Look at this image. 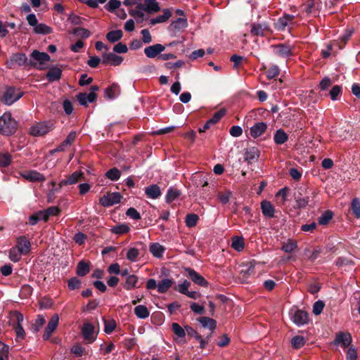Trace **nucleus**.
Listing matches in <instances>:
<instances>
[{
    "label": "nucleus",
    "mask_w": 360,
    "mask_h": 360,
    "mask_svg": "<svg viewBox=\"0 0 360 360\" xmlns=\"http://www.w3.org/2000/svg\"><path fill=\"white\" fill-rule=\"evenodd\" d=\"M122 198V196L119 192H114L101 198L100 203L103 207H110L120 202Z\"/></svg>",
    "instance_id": "nucleus-11"
},
{
    "label": "nucleus",
    "mask_w": 360,
    "mask_h": 360,
    "mask_svg": "<svg viewBox=\"0 0 360 360\" xmlns=\"http://www.w3.org/2000/svg\"><path fill=\"white\" fill-rule=\"evenodd\" d=\"M351 342L352 336L349 333H345L342 332H339L337 333L336 337L333 340V344L335 345H340L343 348L350 347Z\"/></svg>",
    "instance_id": "nucleus-14"
},
{
    "label": "nucleus",
    "mask_w": 360,
    "mask_h": 360,
    "mask_svg": "<svg viewBox=\"0 0 360 360\" xmlns=\"http://www.w3.org/2000/svg\"><path fill=\"white\" fill-rule=\"evenodd\" d=\"M291 320L298 326L307 324L309 322V314L302 309H295L290 313Z\"/></svg>",
    "instance_id": "nucleus-7"
},
{
    "label": "nucleus",
    "mask_w": 360,
    "mask_h": 360,
    "mask_svg": "<svg viewBox=\"0 0 360 360\" xmlns=\"http://www.w3.org/2000/svg\"><path fill=\"white\" fill-rule=\"evenodd\" d=\"M149 250L152 255L157 258L162 257L165 251V248L158 243H150Z\"/></svg>",
    "instance_id": "nucleus-35"
},
{
    "label": "nucleus",
    "mask_w": 360,
    "mask_h": 360,
    "mask_svg": "<svg viewBox=\"0 0 360 360\" xmlns=\"http://www.w3.org/2000/svg\"><path fill=\"white\" fill-rule=\"evenodd\" d=\"M162 15H158L156 18L150 19V24L152 25H155L158 23L165 22L172 15V12L169 8H164L162 10Z\"/></svg>",
    "instance_id": "nucleus-27"
},
{
    "label": "nucleus",
    "mask_w": 360,
    "mask_h": 360,
    "mask_svg": "<svg viewBox=\"0 0 360 360\" xmlns=\"http://www.w3.org/2000/svg\"><path fill=\"white\" fill-rule=\"evenodd\" d=\"M174 283L173 279L164 278L158 283V292L160 294L165 293Z\"/></svg>",
    "instance_id": "nucleus-37"
},
{
    "label": "nucleus",
    "mask_w": 360,
    "mask_h": 360,
    "mask_svg": "<svg viewBox=\"0 0 360 360\" xmlns=\"http://www.w3.org/2000/svg\"><path fill=\"white\" fill-rule=\"evenodd\" d=\"M260 152L256 147H249L245 150L244 154L245 161L248 164H252L257 161L259 158Z\"/></svg>",
    "instance_id": "nucleus-22"
},
{
    "label": "nucleus",
    "mask_w": 360,
    "mask_h": 360,
    "mask_svg": "<svg viewBox=\"0 0 360 360\" xmlns=\"http://www.w3.org/2000/svg\"><path fill=\"white\" fill-rule=\"evenodd\" d=\"M124 60L122 56H117L114 53H103L102 55V64L113 66L120 65Z\"/></svg>",
    "instance_id": "nucleus-12"
},
{
    "label": "nucleus",
    "mask_w": 360,
    "mask_h": 360,
    "mask_svg": "<svg viewBox=\"0 0 360 360\" xmlns=\"http://www.w3.org/2000/svg\"><path fill=\"white\" fill-rule=\"evenodd\" d=\"M325 307V303L322 300H318L314 302L313 305L312 311L315 315H319L322 313L323 308Z\"/></svg>",
    "instance_id": "nucleus-60"
},
{
    "label": "nucleus",
    "mask_w": 360,
    "mask_h": 360,
    "mask_svg": "<svg viewBox=\"0 0 360 360\" xmlns=\"http://www.w3.org/2000/svg\"><path fill=\"white\" fill-rule=\"evenodd\" d=\"M84 339L89 343L93 342L96 340L94 335V326L90 323H85L82 328Z\"/></svg>",
    "instance_id": "nucleus-21"
},
{
    "label": "nucleus",
    "mask_w": 360,
    "mask_h": 360,
    "mask_svg": "<svg viewBox=\"0 0 360 360\" xmlns=\"http://www.w3.org/2000/svg\"><path fill=\"white\" fill-rule=\"evenodd\" d=\"M6 63L7 66L12 69L15 65L29 66V60L24 53H15L11 54Z\"/></svg>",
    "instance_id": "nucleus-6"
},
{
    "label": "nucleus",
    "mask_w": 360,
    "mask_h": 360,
    "mask_svg": "<svg viewBox=\"0 0 360 360\" xmlns=\"http://www.w3.org/2000/svg\"><path fill=\"white\" fill-rule=\"evenodd\" d=\"M226 112V110L225 108H221L219 111L216 112L212 118L207 120L202 128H199L198 131L200 133L205 132L206 130L210 129L212 124H217L225 115Z\"/></svg>",
    "instance_id": "nucleus-13"
},
{
    "label": "nucleus",
    "mask_w": 360,
    "mask_h": 360,
    "mask_svg": "<svg viewBox=\"0 0 360 360\" xmlns=\"http://www.w3.org/2000/svg\"><path fill=\"white\" fill-rule=\"evenodd\" d=\"M24 177L32 182H43L46 180L45 176L37 171H29L24 175Z\"/></svg>",
    "instance_id": "nucleus-33"
},
{
    "label": "nucleus",
    "mask_w": 360,
    "mask_h": 360,
    "mask_svg": "<svg viewBox=\"0 0 360 360\" xmlns=\"http://www.w3.org/2000/svg\"><path fill=\"white\" fill-rule=\"evenodd\" d=\"M18 124L10 112H5L0 117V134L11 136L15 133Z\"/></svg>",
    "instance_id": "nucleus-2"
},
{
    "label": "nucleus",
    "mask_w": 360,
    "mask_h": 360,
    "mask_svg": "<svg viewBox=\"0 0 360 360\" xmlns=\"http://www.w3.org/2000/svg\"><path fill=\"white\" fill-rule=\"evenodd\" d=\"M91 263L81 260L77 265L76 274L78 276H85L90 271Z\"/></svg>",
    "instance_id": "nucleus-30"
},
{
    "label": "nucleus",
    "mask_w": 360,
    "mask_h": 360,
    "mask_svg": "<svg viewBox=\"0 0 360 360\" xmlns=\"http://www.w3.org/2000/svg\"><path fill=\"white\" fill-rule=\"evenodd\" d=\"M261 210L262 214L267 218H274L275 217V207L271 202L264 200L261 202Z\"/></svg>",
    "instance_id": "nucleus-23"
},
{
    "label": "nucleus",
    "mask_w": 360,
    "mask_h": 360,
    "mask_svg": "<svg viewBox=\"0 0 360 360\" xmlns=\"http://www.w3.org/2000/svg\"><path fill=\"white\" fill-rule=\"evenodd\" d=\"M139 278L134 275L131 274L130 276H127L125 283L123 284V287L127 290H130L135 288H140L142 283L139 285Z\"/></svg>",
    "instance_id": "nucleus-28"
},
{
    "label": "nucleus",
    "mask_w": 360,
    "mask_h": 360,
    "mask_svg": "<svg viewBox=\"0 0 360 360\" xmlns=\"http://www.w3.org/2000/svg\"><path fill=\"white\" fill-rule=\"evenodd\" d=\"M62 76V70L59 68L52 67L46 74V78L49 82L60 80Z\"/></svg>",
    "instance_id": "nucleus-26"
},
{
    "label": "nucleus",
    "mask_w": 360,
    "mask_h": 360,
    "mask_svg": "<svg viewBox=\"0 0 360 360\" xmlns=\"http://www.w3.org/2000/svg\"><path fill=\"white\" fill-rule=\"evenodd\" d=\"M12 162V155L8 153H0V167H7Z\"/></svg>",
    "instance_id": "nucleus-51"
},
{
    "label": "nucleus",
    "mask_w": 360,
    "mask_h": 360,
    "mask_svg": "<svg viewBox=\"0 0 360 360\" xmlns=\"http://www.w3.org/2000/svg\"><path fill=\"white\" fill-rule=\"evenodd\" d=\"M145 193L148 198L156 199L161 195V191L157 184H152L145 188Z\"/></svg>",
    "instance_id": "nucleus-29"
},
{
    "label": "nucleus",
    "mask_w": 360,
    "mask_h": 360,
    "mask_svg": "<svg viewBox=\"0 0 360 360\" xmlns=\"http://www.w3.org/2000/svg\"><path fill=\"white\" fill-rule=\"evenodd\" d=\"M165 50V46L160 44H156L145 48L144 53L149 58L158 57L162 51Z\"/></svg>",
    "instance_id": "nucleus-17"
},
{
    "label": "nucleus",
    "mask_w": 360,
    "mask_h": 360,
    "mask_svg": "<svg viewBox=\"0 0 360 360\" xmlns=\"http://www.w3.org/2000/svg\"><path fill=\"white\" fill-rule=\"evenodd\" d=\"M104 321V332L107 334H110L116 328V321L114 319L108 320L103 318Z\"/></svg>",
    "instance_id": "nucleus-49"
},
{
    "label": "nucleus",
    "mask_w": 360,
    "mask_h": 360,
    "mask_svg": "<svg viewBox=\"0 0 360 360\" xmlns=\"http://www.w3.org/2000/svg\"><path fill=\"white\" fill-rule=\"evenodd\" d=\"M199 217L194 213L188 214L185 219V223L187 227L192 228L196 226Z\"/></svg>",
    "instance_id": "nucleus-48"
},
{
    "label": "nucleus",
    "mask_w": 360,
    "mask_h": 360,
    "mask_svg": "<svg viewBox=\"0 0 360 360\" xmlns=\"http://www.w3.org/2000/svg\"><path fill=\"white\" fill-rule=\"evenodd\" d=\"M181 195V191L177 188L170 187L167 192L166 195V202L167 203H171L176 199H177Z\"/></svg>",
    "instance_id": "nucleus-38"
},
{
    "label": "nucleus",
    "mask_w": 360,
    "mask_h": 360,
    "mask_svg": "<svg viewBox=\"0 0 360 360\" xmlns=\"http://www.w3.org/2000/svg\"><path fill=\"white\" fill-rule=\"evenodd\" d=\"M68 20L72 25H80L83 24V21L85 20V19L74 13H71L69 15Z\"/></svg>",
    "instance_id": "nucleus-61"
},
{
    "label": "nucleus",
    "mask_w": 360,
    "mask_h": 360,
    "mask_svg": "<svg viewBox=\"0 0 360 360\" xmlns=\"http://www.w3.org/2000/svg\"><path fill=\"white\" fill-rule=\"evenodd\" d=\"M68 286L71 290L79 289L82 287V281L77 277H72L68 281Z\"/></svg>",
    "instance_id": "nucleus-53"
},
{
    "label": "nucleus",
    "mask_w": 360,
    "mask_h": 360,
    "mask_svg": "<svg viewBox=\"0 0 360 360\" xmlns=\"http://www.w3.org/2000/svg\"><path fill=\"white\" fill-rule=\"evenodd\" d=\"M267 129L264 122H257L250 129V134L253 138H257L263 134Z\"/></svg>",
    "instance_id": "nucleus-25"
},
{
    "label": "nucleus",
    "mask_w": 360,
    "mask_h": 360,
    "mask_svg": "<svg viewBox=\"0 0 360 360\" xmlns=\"http://www.w3.org/2000/svg\"><path fill=\"white\" fill-rule=\"evenodd\" d=\"M52 126L53 124L51 123H37L30 128V132L34 136H44L52 129Z\"/></svg>",
    "instance_id": "nucleus-9"
},
{
    "label": "nucleus",
    "mask_w": 360,
    "mask_h": 360,
    "mask_svg": "<svg viewBox=\"0 0 360 360\" xmlns=\"http://www.w3.org/2000/svg\"><path fill=\"white\" fill-rule=\"evenodd\" d=\"M230 60L233 63V69L237 70L243 66L245 58L243 56L233 54L231 56Z\"/></svg>",
    "instance_id": "nucleus-54"
},
{
    "label": "nucleus",
    "mask_w": 360,
    "mask_h": 360,
    "mask_svg": "<svg viewBox=\"0 0 360 360\" xmlns=\"http://www.w3.org/2000/svg\"><path fill=\"white\" fill-rule=\"evenodd\" d=\"M137 8L143 9L148 13H157L160 11V7L156 0H144V4H139Z\"/></svg>",
    "instance_id": "nucleus-15"
},
{
    "label": "nucleus",
    "mask_w": 360,
    "mask_h": 360,
    "mask_svg": "<svg viewBox=\"0 0 360 360\" xmlns=\"http://www.w3.org/2000/svg\"><path fill=\"white\" fill-rule=\"evenodd\" d=\"M333 212L331 210L325 211L318 219L320 225H326L333 219Z\"/></svg>",
    "instance_id": "nucleus-43"
},
{
    "label": "nucleus",
    "mask_w": 360,
    "mask_h": 360,
    "mask_svg": "<svg viewBox=\"0 0 360 360\" xmlns=\"http://www.w3.org/2000/svg\"><path fill=\"white\" fill-rule=\"evenodd\" d=\"M46 320L42 315H38L34 323L31 325L30 330L32 333H37L45 323Z\"/></svg>",
    "instance_id": "nucleus-42"
},
{
    "label": "nucleus",
    "mask_w": 360,
    "mask_h": 360,
    "mask_svg": "<svg viewBox=\"0 0 360 360\" xmlns=\"http://www.w3.org/2000/svg\"><path fill=\"white\" fill-rule=\"evenodd\" d=\"M34 32L39 34H49L53 32V29L44 23H39L34 27Z\"/></svg>",
    "instance_id": "nucleus-41"
},
{
    "label": "nucleus",
    "mask_w": 360,
    "mask_h": 360,
    "mask_svg": "<svg viewBox=\"0 0 360 360\" xmlns=\"http://www.w3.org/2000/svg\"><path fill=\"white\" fill-rule=\"evenodd\" d=\"M342 94V88L339 85H335L329 92L331 100L336 101Z\"/></svg>",
    "instance_id": "nucleus-58"
},
{
    "label": "nucleus",
    "mask_w": 360,
    "mask_h": 360,
    "mask_svg": "<svg viewBox=\"0 0 360 360\" xmlns=\"http://www.w3.org/2000/svg\"><path fill=\"white\" fill-rule=\"evenodd\" d=\"M121 2L119 0H110L105 6V8L109 12L113 13L116 9L119 8Z\"/></svg>",
    "instance_id": "nucleus-57"
},
{
    "label": "nucleus",
    "mask_w": 360,
    "mask_h": 360,
    "mask_svg": "<svg viewBox=\"0 0 360 360\" xmlns=\"http://www.w3.org/2000/svg\"><path fill=\"white\" fill-rule=\"evenodd\" d=\"M16 248L20 253L25 255L30 252L31 244L30 240L22 236L18 238Z\"/></svg>",
    "instance_id": "nucleus-20"
},
{
    "label": "nucleus",
    "mask_w": 360,
    "mask_h": 360,
    "mask_svg": "<svg viewBox=\"0 0 360 360\" xmlns=\"http://www.w3.org/2000/svg\"><path fill=\"white\" fill-rule=\"evenodd\" d=\"M191 286V282L188 280H184L182 283L179 284L174 287V290L179 292L181 294L186 295L188 292V288Z\"/></svg>",
    "instance_id": "nucleus-55"
},
{
    "label": "nucleus",
    "mask_w": 360,
    "mask_h": 360,
    "mask_svg": "<svg viewBox=\"0 0 360 360\" xmlns=\"http://www.w3.org/2000/svg\"><path fill=\"white\" fill-rule=\"evenodd\" d=\"M184 271L186 273V276L189 278L194 283L202 286V287H207L209 283L205 280V278L195 271L194 269L186 267L184 268Z\"/></svg>",
    "instance_id": "nucleus-8"
},
{
    "label": "nucleus",
    "mask_w": 360,
    "mask_h": 360,
    "mask_svg": "<svg viewBox=\"0 0 360 360\" xmlns=\"http://www.w3.org/2000/svg\"><path fill=\"white\" fill-rule=\"evenodd\" d=\"M59 322V316L58 314H54L50 321H49L48 325L46 326L44 333L43 335V338L44 340H47L50 338L52 333L56 329Z\"/></svg>",
    "instance_id": "nucleus-16"
},
{
    "label": "nucleus",
    "mask_w": 360,
    "mask_h": 360,
    "mask_svg": "<svg viewBox=\"0 0 360 360\" xmlns=\"http://www.w3.org/2000/svg\"><path fill=\"white\" fill-rule=\"evenodd\" d=\"M110 231L112 233L121 235L128 233L130 231V227L126 224H121L113 226Z\"/></svg>",
    "instance_id": "nucleus-44"
},
{
    "label": "nucleus",
    "mask_w": 360,
    "mask_h": 360,
    "mask_svg": "<svg viewBox=\"0 0 360 360\" xmlns=\"http://www.w3.org/2000/svg\"><path fill=\"white\" fill-rule=\"evenodd\" d=\"M99 87L97 85H92L90 87V92L79 93L76 97L79 103L83 106H87L88 103H94L97 98L96 91H98Z\"/></svg>",
    "instance_id": "nucleus-5"
},
{
    "label": "nucleus",
    "mask_w": 360,
    "mask_h": 360,
    "mask_svg": "<svg viewBox=\"0 0 360 360\" xmlns=\"http://www.w3.org/2000/svg\"><path fill=\"white\" fill-rule=\"evenodd\" d=\"M295 17L292 15L284 14L282 17L279 18L275 22V28L278 31H283L288 26V23L294 20Z\"/></svg>",
    "instance_id": "nucleus-24"
},
{
    "label": "nucleus",
    "mask_w": 360,
    "mask_h": 360,
    "mask_svg": "<svg viewBox=\"0 0 360 360\" xmlns=\"http://www.w3.org/2000/svg\"><path fill=\"white\" fill-rule=\"evenodd\" d=\"M120 86L116 83H113L105 89V96L112 100L120 94Z\"/></svg>",
    "instance_id": "nucleus-31"
},
{
    "label": "nucleus",
    "mask_w": 360,
    "mask_h": 360,
    "mask_svg": "<svg viewBox=\"0 0 360 360\" xmlns=\"http://www.w3.org/2000/svg\"><path fill=\"white\" fill-rule=\"evenodd\" d=\"M272 48L274 54L279 57L286 58L293 55L292 48L287 44L273 45Z\"/></svg>",
    "instance_id": "nucleus-10"
},
{
    "label": "nucleus",
    "mask_w": 360,
    "mask_h": 360,
    "mask_svg": "<svg viewBox=\"0 0 360 360\" xmlns=\"http://www.w3.org/2000/svg\"><path fill=\"white\" fill-rule=\"evenodd\" d=\"M84 174L82 171H76L73 172L67 179H63L60 181V188L63 186L75 184L80 179H84Z\"/></svg>",
    "instance_id": "nucleus-18"
},
{
    "label": "nucleus",
    "mask_w": 360,
    "mask_h": 360,
    "mask_svg": "<svg viewBox=\"0 0 360 360\" xmlns=\"http://www.w3.org/2000/svg\"><path fill=\"white\" fill-rule=\"evenodd\" d=\"M188 27V22L186 18H179L175 20H173L169 26L168 30L173 33L179 32L183 29Z\"/></svg>",
    "instance_id": "nucleus-19"
},
{
    "label": "nucleus",
    "mask_w": 360,
    "mask_h": 360,
    "mask_svg": "<svg viewBox=\"0 0 360 360\" xmlns=\"http://www.w3.org/2000/svg\"><path fill=\"white\" fill-rule=\"evenodd\" d=\"M288 140V135L282 129L276 131L274 134V141L277 145H282Z\"/></svg>",
    "instance_id": "nucleus-34"
},
{
    "label": "nucleus",
    "mask_w": 360,
    "mask_h": 360,
    "mask_svg": "<svg viewBox=\"0 0 360 360\" xmlns=\"http://www.w3.org/2000/svg\"><path fill=\"white\" fill-rule=\"evenodd\" d=\"M198 321L204 328H208L212 331L217 327V321L212 318L200 316L198 319Z\"/></svg>",
    "instance_id": "nucleus-36"
},
{
    "label": "nucleus",
    "mask_w": 360,
    "mask_h": 360,
    "mask_svg": "<svg viewBox=\"0 0 360 360\" xmlns=\"http://www.w3.org/2000/svg\"><path fill=\"white\" fill-rule=\"evenodd\" d=\"M139 255V251L137 248H131L127 253V258L131 262H135Z\"/></svg>",
    "instance_id": "nucleus-63"
},
{
    "label": "nucleus",
    "mask_w": 360,
    "mask_h": 360,
    "mask_svg": "<svg viewBox=\"0 0 360 360\" xmlns=\"http://www.w3.org/2000/svg\"><path fill=\"white\" fill-rule=\"evenodd\" d=\"M73 34L80 36L84 39L89 38L91 36V32L87 29L83 27H76L73 30Z\"/></svg>",
    "instance_id": "nucleus-59"
},
{
    "label": "nucleus",
    "mask_w": 360,
    "mask_h": 360,
    "mask_svg": "<svg viewBox=\"0 0 360 360\" xmlns=\"http://www.w3.org/2000/svg\"><path fill=\"white\" fill-rule=\"evenodd\" d=\"M350 209L356 219L360 218V200L354 198L351 202Z\"/></svg>",
    "instance_id": "nucleus-45"
},
{
    "label": "nucleus",
    "mask_w": 360,
    "mask_h": 360,
    "mask_svg": "<svg viewBox=\"0 0 360 360\" xmlns=\"http://www.w3.org/2000/svg\"><path fill=\"white\" fill-rule=\"evenodd\" d=\"M123 32L121 30H112L107 33L106 39L111 43H115L122 39Z\"/></svg>",
    "instance_id": "nucleus-40"
},
{
    "label": "nucleus",
    "mask_w": 360,
    "mask_h": 360,
    "mask_svg": "<svg viewBox=\"0 0 360 360\" xmlns=\"http://www.w3.org/2000/svg\"><path fill=\"white\" fill-rule=\"evenodd\" d=\"M297 247V243L292 240H288L287 243H283L281 250L287 253L292 252Z\"/></svg>",
    "instance_id": "nucleus-52"
},
{
    "label": "nucleus",
    "mask_w": 360,
    "mask_h": 360,
    "mask_svg": "<svg viewBox=\"0 0 360 360\" xmlns=\"http://www.w3.org/2000/svg\"><path fill=\"white\" fill-rule=\"evenodd\" d=\"M172 330L178 338H185L186 334V327L183 328L178 323H173Z\"/></svg>",
    "instance_id": "nucleus-50"
},
{
    "label": "nucleus",
    "mask_w": 360,
    "mask_h": 360,
    "mask_svg": "<svg viewBox=\"0 0 360 360\" xmlns=\"http://www.w3.org/2000/svg\"><path fill=\"white\" fill-rule=\"evenodd\" d=\"M244 246H245V244H244L243 238L235 237L233 238L231 247L234 250L240 252L243 250Z\"/></svg>",
    "instance_id": "nucleus-56"
},
{
    "label": "nucleus",
    "mask_w": 360,
    "mask_h": 360,
    "mask_svg": "<svg viewBox=\"0 0 360 360\" xmlns=\"http://www.w3.org/2000/svg\"><path fill=\"white\" fill-rule=\"evenodd\" d=\"M120 176H121V172L116 167L110 169L105 173V176L108 179H109L110 180L113 181H117L120 178Z\"/></svg>",
    "instance_id": "nucleus-47"
},
{
    "label": "nucleus",
    "mask_w": 360,
    "mask_h": 360,
    "mask_svg": "<svg viewBox=\"0 0 360 360\" xmlns=\"http://www.w3.org/2000/svg\"><path fill=\"white\" fill-rule=\"evenodd\" d=\"M51 60L49 55L45 52H40L37 50H34L30 54L29 59V66L35 68L38 70H44V63Z\"/></svg>",
    "instance_id": "nucleus-3"
},
{
    "label": "nucleus",
    "mask_w": 360,
    "mask_h": 360,
    "mask_svg": "<svg viewBox=\"0 0 360 360\" xmlns=\"http://www.w3.org/2000/svg\"><path fill=\"white\" fill-rule=\"evenodd\" d=\"M306 343V340L304 337L300 335H296L291 340V345L292 348L299 349L302 348Z\"/></svg>",
    "instance_id": "nucleus-46"
},
{
    "label": "nucleus",
    "mask_w": 360,
    "mask_h": 360,
    "mask_svg": "<svg viewBox=\"0 0 360 360\" xmlns=\"http://www.w3.org/2000/svg\"><path fill=\"white\" fill-rule=\"evenodd\" d=\"M269 30V27L266 24H255L253 23L251 25L250 32L255 36H264L265 31Z\"/></svg>",
    "instance_id": "nucleus-32"
},
{
    "label": "nucleus",
    "mask_w": 360,
    "mask_h": 360,
    "mask_svg": "<svg viewBox=\"0 0 360 360\" xmlns=\"http://www.w3.org/2000/svg\"><path fill=\"white\" fill-rule=\"evenodd\" d=\"M134 314L139 319H146L149 316L150 312L144 305H138L134 308Z\"/></svg>",
    "instance_id": "nucleus-39"
},
{
    "label": "nucleus",
    "mask_w": 360,
    "mask_h": 360,
    "mask_svg": "<svg viewBox=\"0 0 360 360\" xmlns=\"http://www.w3.org/2000/svg\"><path fill=\"white\" fill-rule=\"evenodd\" d=\"M231 196V192L229 191L224 193L219 192L217 195L218 199L224 205H226L229 202Z\"/></svg>",
    "instance_id": "nucleus-64"
},
{
    "label": "nucleus",
    "mask_w": 360,
    "mask_h": 360,
    "mask_svg": "<svg viewBox=\"0 0 360 360\" xmlns=\"http://www.w3.org/2000/svg\"><path fill=\"white\" fill-rule=\"evenodd\" d=\"M23 95L24 93L19 89H17L14 86H6L5 91L4 92L0 100L6 105H11L15 101H18Z\"/></svg>",
    "instance_id": "nucleus-4"
},
{
    "label": "nucleus",
    "mask_w": 360,
    "mask_h": 360,
    "mask_svg": "<svg viewBox=\"0 0 360 360\" xmlns=\"http://www.w3.org/2000/svg\"><path fill=\"white\" fill-rule=\"evenodd\" d=\"M319 193V191L313 187L307 186H298L294 193L293 198L295 201V208L302 210L309 206L313 208L316 202L313 200Z\"/></svg>",
    "instance_id": "nucleus-1"
},
{
    "label": "nucleus",
    "mask_w": 360,
    "mask_h": 360,
    "mask_svg": "<svg viewBox=\"0 0 360 360\" xmlns=\"http://www.w3.org/2000/svg\"><path fill=\"white\" fill-rule=\"evenodd\" d=\"M357 357L358 355L356 349L353 345H351L348 347L346 353L347 360H356Z\"/></svg>",
    "instance_id": "nucleus-62"
}]
</instances>
